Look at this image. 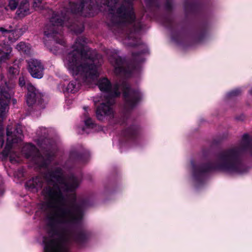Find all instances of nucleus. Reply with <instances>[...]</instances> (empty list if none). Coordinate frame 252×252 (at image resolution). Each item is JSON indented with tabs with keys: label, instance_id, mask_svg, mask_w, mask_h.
Masks as SVG:
<instances>
[{
	"label": "nucleus",
	"instance_id": "nucleus-4",
	"mask_svg": "<svg viewBox=\"0 0 252 252\" xmlns=\"http://www.w3.org/2000/svg\"><path fill=\"white\" fill-rule=\"evenodd\" d=\"M249 153L252 158V137L244 134L236 145L218 154L214 160L205 164H196L191 161L192 176L198 183H202L207 173L214 171H221L230 173L243 174L248 170L243 162V158Z\"/></svg>",
	"mask_w": 252,
	"mask_h": 252
},
{
	"label": "nucleus",
	"instance_id": "nucleus-21",
	"mask_svg": "<svg viewBox=\"0 0 252 252\" xmlns=\"http://www.w3.org/2000/svg\"><path fill=\"white\" fill-rule=\"evenodd\" d=\"M18 0H10L9 2V6L12 10L15 9L17 6Z\"/></svg>",
	"mask_w": 252,
	"mask_h": 252
},
{
	"label": "nucleus",
	"instance_id": "nucleus-16",
	"mask_svg": "<svg viewBox=\"0 0 252 252\" xmlns=\"http://www.w3.org/2000/svg\"><path fill=\"white\" fill-rule=\"evenodd\" d=\"M0 32L4 36H8L9 40L11 42H13L15 41L16 39H13L11 37V35H13L14 34V32L11 26H9L8 27L7 26L0 27Z\"/></svg>",
	"mask_w": 252,
	"mask_h": 252
},
{
	"label": "nucleus",
	"instance_id": "nucleus-14",
	"mask_svg": "<svg viewBox=\"0 0 252 252\" xmlns=\"http://www.w3.org/2000/svg\"><path fill=\"white\" fill-rule=\"evenodd\" d=\"M73 76H74V75ZM74 77L76 78V79H80L81 80L80 81L86 84V83L83 81L82 78L79 77V76H74ZM80 87V84L78 82V81L77 80H75L74 81H71L68 84L67 87L66 88V91L68 93H75L79 90Z\"/></svg>",
	"mask_w": 252,
	"mask_h": 252
},
{
	"label": "nucleus",
	"instance_id": "nucleus-20",
	"mask_svg": "<svg viewBox=\"0 0 252 252\" xmlns=\"http://www.w3.org/2000/svg\"><path fill=\"white\" fill-rule=\"evenodd\" d=\"M84 122L86 127L87 128H93L94 126V124L92 120L86 114L84 115Z\"/></svg>",
	"mask_w": 252,
	"mask_h": 252
},
{
	"label": "nucleus",
	"instance_id": "nucleus-11",
	"mask_svg": "<svg viewBox=\"0 0 252 252\" xmlns=\"http://www.w3.org/2000/svg\"><path fill=\"white\" fill-rule=\"evenodd\" d=\"M92 0H82L81 3L79 5L73 3L71 5V11L73 13H81L85 16H91L92 9L93 8L91 3Z\"/></svg>",
	"mask_w": 252,
	"mask_h": 252
},
{
	"label": "nucleus",
	"instance_id": "nucleus-24",
	"mask_svg": "<svg viewBox=\"0 0 252 252\" xmlns=\"http://www.w3.org/2000/svg\"><path fill=\"white\" fill-rule=\"evenodd\" d=\"M57 42L59 43L61 45H63L64 43V41L62 39H60L59 40H58L57 39H56Z\"/></svg>",
	"mask_w": 252,
	"mask_h": 252
},
{
	"label": "nucleus",
	"instance_id": "nucleus-28",
	"mask_svg": "<svg viewBox=\"0 0 252 252\" xmlns=\"http://www.w3.org/2000/svg\"><path fill=\"white\" fill-rule=\"evenodd\" d=\"M72 199H73V200H74V199H75V196H74V195L72 196Z\"/></svg>",
	"mask_w": 252,
	"mask_h": 252
},
{
	"label": "nucleus",
	"instance_id": "nucleus-3",
	"mask_svg": "<svg viewBox=\"0 0 252 252\" xmlns=\"http://www.w3.org/2000/svg\"><path fill=\"white\" fill-rule=\"evenodd\" d=\"M127 0V48L137 47L138 53L132 52L127 60V79L138 78L141 70V64L145 61L144 55L148 51L147 46L140 40V35L142 24L139 18L136 17L133 7ZM144 98L143 94L138 88L132 87L127 81V113H131Z\"/></svg>",
	"mask_w": 252,
	"mask_h": 252
},
{
	"label": "nucleus",
	"instance_id": "nucleus-27",
	"mask_svg": "<svg viewBox=\"0 0 252 252\" xmlns=\"http://www.w3.org/2000/svg\"><path fill=\"white\" fill-rule=\"evenodd\" d=\"M12 101H13V104L16 103V100L15 99H13V100H12Z\"/></svg>",
	"mask_w": 252,
	"mask_h": 252
},
{
	"label": "nucleus",
	"instance_id": "nucleus-8",
	"mask_svg": "<svg viewBox=\"0 0 252 252\" xmlns=\"http://www.w3.org/2000/svg\"><path fill=\"white\" fill-rule=\"evenodd\" d=\"M28 93L26 102L29 106H35L37 109L44 108L42 106V95L31 83H28L27 86Z\"/></svg>",
	"mask_w": 252,
	"mask_h": 252
},
{
	"label": "nucleus",
	"instance_id": "nucleus-12",
	"mask_svg": "<svg viewBox=\"0 0 252 252\" xmlns=\"http://www.w3.org/2000/svg\"><path fill=\"white\" fill-rule=\"evenodd\" d=\"M42 179L40 177L33 178L26 183V188L32 192H36L42 187Z\"/></svg>",
	"mask_w": 252,
	"mask_h": 252
},
{
	"label": "nucleus",
	"instance_id": "nucleus-10",
	"mask_svg": "<svg viewBox=\"0 0 252 252\" xmlns=\"http://www.w3.org/2000/svg\"><path fill=\"white\" fill-rule=\"evenodd\" d=\"M28 63L29 71L32 77L40 79L43 77L44 67L40 61L31 59Z\"/></svg>",
	"mask_w": 252,
	"mask_h": 252
},
{
	"label": "nucleus",
	"instance_id": "nucleus-9",
	"mask_svg": "<svg viewBox=\"0 0 252 252\" xmlns=\"http://www.w3.org/2000/svg\"><path fill=\"white\" fill-rule=\"evenodd\" d=\"M22 153L27 158L32 157L33 162L40 167H44L48 163V160L41 156L36 147L31 144L25 145Z\"/></svg>",
	"mask_w": 252,
	"mask_h": 252
},
{
	"label": "nucleus",
	"instance_id": "nucleus-30",
	"mask_svg": "<svg viewBox=\"0 0 252 252\" xmlns=\"http://www.w3.org/2000/svg\"><path fill=\"white\" fill-rule=\"evenodd\" d=\"M172 39H173V40H175V39H174V37H173V36L172 37Z\"/></svg>",
	"mask_w": 252,
	"mask_h": 252
},
{
	"label": "nucleus",
	"instance_id": "nucleus-23",
	"mask_svg": "<svg viewBox=\"0 0 252 252\" xmlns=\"http://www.w3.org/2000/svg\"><path fill=\"white\" fill-rule=\"evenodd\" d=\"M42 0H34L33 4V7L37 9H41L40 4L41 3Z\"/></svg>",
	"mask_w": 252,
	"mask_h": 252
},
{
	"label": "nucleus",
	"instance_id": "nucleus-22",
	"mask_svg": "<svg viewBox=\"0 0 252 252\" xmlns=\"http://www.w3.org/2000/svg\"><path fill=\"white\" fill-rule=\"evenodd\" d=\"M30 83L29 82H26V79L24 77H20L19 79V84L21 87H23L26 85L27 86V84Z\"/></svg>",
	"mask_w": 252,
	"mask_h": 252
},
{
	"label": "nucleus",
	"instance_id": "nucleus-13",
	"mask_svg": "<svg viewBox=\"0 0 252 252\" xmlns=\"http://www.w3.org/2000/svg\"><path fill=\"white\" fill-rule=\"evenodd\" d=\"M111 63L115 68V72L117 74L121 73L125 74V69L122 58L118 56H115L110 59Z\"/></svg>",
	"mask_w": 252,
	"mask_h": 252
},
{
	"label": "nucleus",
	"instance_id": "nucleus-15",
	"mask_svg": "<svg viewBox=\"0 0 252 252\" xmlns=\"http://www.w3.org/2000/svg\"><path fill=\"white\" fill-rule=\"evenodd\" d=\"M16 13L19 17H24L30 13L29 4L28 0H22L21 1Z\"/></svg>",
	"mask_w": 252,
	"mask_h": 252
},
{
	"label": "nucleus",
	"instance_id": "nucleus-1",
	"mask_svg": "<svg viewBox=\"0 0 252 252\" xmlns=\"http://www.w3.org/2000/svg\"><path fill=\"white\" fill-rule=\"evenodd\" d=\"M45 178L47 186L42 191L45 200L43 208L46 211L47 223L51 230L49 236L44 238V252H68L69 242L81 244L89 237L86 231L71 230L81 220L83 214L80 207L73 202L68 204L64 194L65 191L78 188L81 181L73 176L66 180L60 168L49 172Z\"/></svg>",
	"mask_w": 252,
	"mask_h": 252
},
{
	"label": "nucleus",
	"instance_id": "nucleus-18",
	"mask_svg": "<svg viewBox=\"0 0 252 252\" xmlns=\"http://www.w3.org/2000/svg\"><path fill=\"white\" fill-rule=\"evenodd\" d=\"M184 7L186 12H193L196 9L197 5L193 0H185Z\"/></svg>",
	"mask_w": 252,
	"mask_h": 252
},
{
	"label": "nucleus",
	"instance_id": "nucleus-5",
	"mask_svg": "<svg viewBox=\"0 0 252 252\" xmlns=\"http://www.w3.org/2000/svg\"><path fill=\"white\" fill-rule=\"evenodd\" d=\"M12 52V48L9 45H0V64L11 58ZM13 87L12 84L8 86L0 74V148L2 146L4 143L2 123L8 111V102L13 94L12 90Z\"/></svg>",
	"mask_w": 252,
	"mask_h": 252
},
{
	"label": "nucleus",
	"instance_id": "nucleus-26",
	"mask_svg": "<svg viewBox=\"0 0 252 252\" xmlns=\"http://www.w3.org/2000/svg\"><path fill=\"white\" fill-rule=\"evenodd\" d=\"M166 22L169 23V24H170V21L169 19H166L165 22H163V24L165 25V26H166L167 25V24L166 23Z\"/></svg>",
	"mask_w": 252,
	"mask_h": 252
},
{
	"label": "nucleus",
	"instance_id": "nucleus-19",
	"mask_svg": "<svg viewBox=\"0 0 252 252\" xmlns=\"http://www.w3.org/2000/svg\"><path fill=\"white\" fill-rule=\"evenodd\" d=\"M241 94V90L240 89H236L227 93L225 95L227 99L234 98Z\"/></svg>",
	"mask_w": 252,
	"mask_h": 252
},
{
	"label": "nucleus",
	"instance_id": "nucleus-25",
	"mask_svg": "<svg viewBox=\"0 0 252 252\" xmlns=\"http://www.w3.org/2000/svg\"><path fill=\"white\" fill-rule=\"evenodd\" d=\"M9 72H11L12 73H16L17 72V70H15L14 68H13L12 67H10L9 68Z\"/></svg>",
	"mask_w": 252,
	"mask_h": 252
},
{
	"label": "nucleus",
	"instance_id": "nucleus-17",
	"mask_svg": "<svg viewBox=\"0 0 252 252\" xmlns=\"http://www.w3.org/2000/svg\"><path fill=\"white\" fill-rule=\"evenodd\" d=\"M16 49L21 53L29 55L31 53V48L30 45L25 42H21L16 46Z\"/></svg>",
	"mask_w": 252,
	"mask_h": 252
},
{
	"label": "nucleus",
	"instance_id": "nucleus-7",
	"mask_svg": "<svg viewBox=\"0 0 252 252\" xmlns=\"http://www.w3.org/2000/svg\"><path fill=\"white\" fill-rule=\"evenodd\" d=\"M62 18L57 14L54 13L50 21V24L46 25L44 29V35L48 38H55L56 34L61 30L62 26L65 20V16L62 15Z\"/></svg>",
	"mask_w": 252,
	"mask_h": 252
},
{
	"label": "nucleus",
	"instance_id": "nucleus-31",
	"mask_svg": "<svg viewBox=\"0 0 252 252\" xmlns=\"http://www.w3.org/2000/svg\"><path fill=\"white\" fill-rule=\"evenodd\" d=\"M85 130V128H83L82 130L84 131Z\"/></svg>",
	"mask_w": 252,
	"mask_h": 252
},
{
	"label": "nucleus",
	"instance_id": "nucleus-6",
	"mask_svg": "<svg viewBox=\"0 0 252 252\" xmlns=\"http://www.w3.org/2000/svg\"><path fill=\"white\" fill-rule=\"evenodd\" d=\"M7 142L4 150L2 153L3 157L5 158L9 155L10 160L11 161L16 160L13 158L10 149L12 147V144L16 143L22 140L23 135L22 130L20 126H17L14 132L12 131V127L8 126L6 129Z\"/></svg>",
	"mask_w": 252,
	"mask_h": 252
},
{
	"label": "nucleus",
	"instance_id": "nucleus-2",
	"mask_svg": "<svg viewBox=\"0 0 252 252\" xmlns=\"http://www.w3.org/2000/svg\"><path fill=\"white\" fill-rule=\"evenodd\" d=\"M86 38L79 37L72 46L64 60L65 66L74 76H79L88 85L97 84L101 92L106 94L96 110V116L99 121L109 120L114 117L112 105L114 98L120 96L123 93L126 96V86L125 82L117 83L112 86L105 78L97 81V66L102 62V56L95 50H91L86 45Z\"/></svg>",
	"mask_w": 252,
	"mask_h": 252
},
{
	"label": "nucleus",
	"instance_id": "nucleus-29",
	"mask_svg": "<svg viewBox=\"0 0 252 252\" xmlns=\"http://www.w3.org/2000/svg\"><path fill=\"white\" fill-rule=\"evenodd\" d=\"M250 93L252 95V89L250 91Z\"/></svg>",
	"mask_w": 252,
	"mask_h": 252
}]
</instances>
